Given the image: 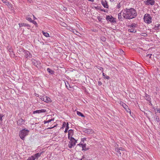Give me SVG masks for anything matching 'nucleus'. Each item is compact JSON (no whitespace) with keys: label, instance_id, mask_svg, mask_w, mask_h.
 <instances>
[{"label":"nucleus","instance_id":"obj_1","mask_svg":"<svg viewBox=\"0 0 160 160\" xmlns=\"http://www.w3.org/2000/svg\"><path fill=\"white\" fill-rule=\"evenodd\" d=\"M124 18L131 19L135 18L137 15L136 11L133 8H126L123 10Z\"/></svg>","mask_w":160,"mask_h":160},{"label":"nucleus","instance_id":"obj_2","mask_svg":"<svg viewBox=\"0 0 160 160\" xmlns=\"http://www.w3.org/2000/svg\"><path fill=\"white\" fill-rule=\"evenodd\" d=\"M29 132V131L25 129H23L20 130L19 132V136L20 138L23 140H24L25 136L28 135Z\"/></svg>","mask_w":160,"mask_h":160},{"label":"nucleus","instance_id":"obj_3","mask_svg":"<svg viewBox=\"0 0 160 160\" xmlns=\"http://www.w3.org/2000/svg\"><path fill=\"white\" fill-rule=\"evenodd\" d=\"M86 140V138H82L81 140V142L77 144V146H79L80 147H82V150L84 151H86L89 149L88 147H86V143H84V139Z\"/></svg>","mask_w":160,"mask_h":160},{"label":"nucleus","instance_id":"obj_4","mask_svg":"<svg viewBox=\"0 0 160 160\" xmlns=\"http://www.w3.org/2000/svg\"><path fill=\"white\" fill-rule=\"evenodd\" d=\"M68 139L70 140V141L68 144V147L70 148H72V147H74L76 143L77 142V140L72 137H71L70 138H69Z\"/></svg>","mask_w":160,"mask_h":160},{"label":"nucleus","instance_id":"obj_5","mask_svg":"<svg viewBox=\"0 0 160 160\" xmlns=\"http://www.w3.org/2000/svg\"><path fill=\"white\" fill-rule=\"evenodd\" d=\"M143 19L145 22L149 24L152 22V18L149 14H145Z\"/></svg>","mask_w":160,"mask_h":160},{"label":"nucleus","instance_id":"obj_6","mask_svg":"<svg viewBox=\"0 0 160 160\" xmlns=\"http://www.w3.org/2000/svg\"><path fill=\"white\" fill-rule=\"evenodd\" d=\"M115 18H114L112 16L110 15H107L106 16V20L110 22L111 23L116 22V21L115 20Z\"/></svg>","mask_w":160,"mask_h":160},{"label":"nucleus","instance_id":"obj_7","mask_svg":"<svg viewBox=\"0 0 160 160\" xmlns=\"http://www.w3.org/2000/svg\"><path fill=\"white\" fill-rule=\"evenodd\" d=\"M32 63L33 65L38 68L40 66L41 62L39 61H36L35 59H32Z\"/></svg>","mask_w":160,"mask_h":160},{"label":"nucleus","instance_id":"obj_8","mask_svg":"<svg viewBox=\"0 0 160 160\" xmlns=\"http://www.w3.org/2000/svg\"><path fill=\"white\" fill-rule=\"evenodd\" d=\"M144 3L146 5H153L154 4L155 1L154 0H147L144 1Z\"/></svg>","mask_w":160,"mask_h":160},{"label":"nucleus","instance_id":"obj_9","mask_svg":"<svg viewBox=\"0 0 160 160\" xmlns=\"http://www.w3.org/2000/svg\"><path fill=\"white\" fill-rule=\"evenodd\" d=\"M123 10H122L121 12L118 14V19L120 21H122L123 18H124L123 15Z\"/></svg>","mask_w":160,"mask_h":160},{"label":"nucleus","instance_id":"obj_10","mask_svg":"<svg viewBox=\"0 0 160 160\" xmlns=\"http://www.w3.org/2000/svg\"><path fill=\"white\" fill-rule=\"evenodd\" d=\"M23 52L25 54V57L26 58H28L31 57L32 55L29 51L24 50Z\"/></svg>","mask_w":160,"mask_h":160},{"label":"nucleus","instance_id":"obj_11","mask_svg":"<svg viewBox=\"0 0 160 160\" xmlns=\"http://www.w3.org/2000/svg\"><path fill=\"white\" fill-rule=\"evenodd\" d=\"M46 112V110L45 109H41V110H37L35 111H34L33 112V114H35L36 113H42V112Z\"/></svg>","mask_w":160,"mask_h":160},{"label":"nucleus","instance_id":"obj_12","mask_svg":"<svg viewBox=\"0 0 160 160\" xmlns=\"http://www.w3.org/2000/svg\"><path fill=\"white\" fill-rule=\"evenodd\" d=\"M19 26L20 27H28V29H29V28H30V26L28 24H26V23H19Z\"/></svg>","mask_w":160,"mask_h":160},{"label":"nucleus","instance_id":"obj_13","mask_svg":"<svg viewBox=\"0 0 160 160\" xmlns=\"http://www.w3.org/2000/svg\"><path fill=\"white\" fill-rule=\"evenodd\" d=\"M73 131L72 129H70L68 130V138H70L71 137H72L73 135Z\"/></svg>","mask_w":160,"mask_h":160},{"label":"nucleus","instance_id":"obj_14","mask_svg":"<svg viewBox=\"0 0 160 160\" xmlns=\"http://www.w3.org/2000/svg\"><path fill=\"white\" fill-rule=\"evenodd\" d=\"M43 152H40V153H37L35 154L34 155H33V156L34 157V158L35 159H38V158L40 157L41 155Z\"/></svg>","mask_w":160,"mask_h":160},{"label":"nucleus","instance_id":"obj_15","mask_svg":"<svg viewBox=\"0 0 160 160\" xmlns=\"http://www.w3.org/2000/svg\"><path fill=\"white\" fill-rule=\"evenodd\" d=\"M24 122V120L22 118H21L17 121V123L18 125L20 126Z\"/></svg>","mask_w":160,"mask_h":160},{"label":"nucleus","instance_id":"obj_16","mask_svg":"<svg viewBox=\"0 0 160 160\" xmlns=\"http://www.w3.org/2000/svg\"><path fill=\"white\" fill-rule=\"evenodd\" d=\"M101 3L102 5L105 8H108V6L107 2L106 1H102L101 2Z\"/></svg>","mask_w":160,"mask_h":160},{"label":"nucleus","instance_id":"obj_17","mask_svg":"<svg viewBox=\"0 0 160 160\" xmlns=\"http://www.w3.org/2000/svg\"><path fill=\"white\" fill-rule=\"evenodd\" d=\"M44 101L48 103L51 102V99L49 97L45 96L44 97Z\"/></svg>","mask_w":160,"mask_h":160},{"label":"nucleus","instance_id":"obj_18","mask_svg":"<svg viewBox=\"0 0 160 160\" xmlns=\"http://www.w3.org/2000/svg\"><path fill=\"white\" fill-rule=\"evenodd\" d=\"M83 131L86 133L88 134H90L92 132L91 129H84Z\"/></svg>","mask_w":160,"mask_h":160},{"label":"nucleus","instance_id":"obj_19","mask_svg":"<svg viewBox=\"0 0 160 160\" xmlns=\"http://www.w3.org/2000/svg\"><path fill=\"white\" fill-rule=\"evenodd\" d=\"M145 99L148 101H150L151 100L150 96L146 93H145Z\"/></svg>","mask_w":160,"mask_h":160},{"label":"nucleus","instance_id":"obj_20","mask_svg":"<svg viewBox=\"0 0 160 160\" xmlns=\"http://www.w3.org/2000/svg\"><path fill=\"white\" fill-rule=\"evenodd\" d=\"M120 104L124 108H127L128 107V106L125 103H124L122 102L121 101L120 103Z\"/></svg>","mask_w":160,"mask_h":160},{"label":"nucleus","instance_id":"obj_21","mask_svg":"<svg viewBox=\"0 0 160 160\" xmlns=\"http://www.w3.org/2000/svg\"><path fill=\"white\" fill-rule=\"evenodd\" d=\"M47 71L49 73L51 74H53L54 72V71L52 70L49 68H48L47 69Z\"/></svg>","mask_w":160,"mask_h":160},{"label":"nucleus","instance_id":"obj_22","mask_svg":"<svg viewBox=\"0 0 160 160\" xmlns=\"http://www.w3.org/2000/svg\"><path fill=\"white\" fill-rule=\"evenodd\" d=\"M42 33L43 34V35L46 37H49V34L46 32H45L43 31H42Z\"/></svg>","mask_w":160,"mask_h":160},{"label":"nucleus","instance_id":"obj_23","mask_svg":"<svg viewBox=\"0 0 160 160\" xmlns=\"http://www.w3.org/2000/svg\"><path fill=\"white\" fill-rule=\"evenodd\" d=\"M130 26V28H134L135 27H136L137 26V25L135 23H132L131 25H129V26Z\"/></svg>","mask_w":160,"mask_h":160},{"label":"nucleus","instance_id":"obj_24","mask_svg":"<svg viewBox=\"0 0 160 160\" xmlns=\"http://www.w3.org/2000/svg\"><path fill=\"white\" fill-rule=\"evenodd\" d=\"M115 150H116V151H117L118 152V153H117V154L118 155L121 156V152H121V151L119 150H118V148H116L115 149Z\"/></svg>","mask_w":160,"mask_h":160},{"label":"nucleus","instance_id":"obj_25","mask_svg":"<svg viewBox=\"0 0 160 160\" xmlns=\"http://www.w3.org/2000/svg\"><path fill=\"white\" fill-rule=\"evenodd\" d=\"M128 31L129 32H136V30L135 29H133V28H132L131 29H129L128 30Z\"/></svg>","mask_w":160,"mask_h":160},{"label":"nucleus","instance_id":"obj_26","mask_svg":"<svg viewBox=\"0 0 160 160\" xmlns=\"http://www.w3.org/2000/svg\"><path fill=\"white\" fill-rule=\"evenodd\" d=\"M69 128V126H68V122L67 123V124L66 126V128L64 131L65 133L67 132H68V130Z\"/></svg>","mask_w":160,"mask_h":160},{"label":"nucleus","instance_id":"obj_27","mask_svg":"<svg viewBox=\"0 0 160 160\" xmlns=\"http://www.w3.org/2000/svg\"><path fill=\"white\" fill-rule=\"evenodd\" d=\"M2 2L5 4L6 5H9V2L6 0H1Z\"/></svg>","mask_w":160,"mask_h":160},{"label":"nucleus","instance_id":"obj_28","mask_svg":"<svg viewBox=\"0 0 160 160\" xmlns=\"http://www.w3.org/2000/svg\"><path fill=\"white\" fill-rule=\"evenodd\" d=\"M77 114L80 116H81L82 117H84V115L80 112L77 111Z\"/></svg>","mask_w":160,"mask_h":160},{"label":"nucleus","instance_id":"obj_29","mask_svg":"<svg viewBox=\"0 0 160 160\" xmlns=\"http://www.w3.org/2000/svg\"><path fill=\"white\" fill-rule=\"evenodd\" d=\"M35 159L34 158V157L33 156H31V157H29L27 159V160H35Z\"/></svg>","mask_w":160,"mask_h":160},{"label":"nucleus","instance_id":"obj_30","mask_svg":"<svg viewBox=\"0 0 160 160\" xmlns=\"http://www.w3.org/2000/svg\"><path fill=\"white\" fill-rule=\"evenodd\" d=\"M103 76L104 77V78L107 79H109L110 78V77L106 75L104 73H102Z\"/></svg>","mask_w":160,"mask_h":160},{"label":"nucleus","instance_id":"obj_31","mask_svg":"<svg viewBox=\"0 0 160 160\" xmlns=\"http://www.w3.org/2000/svg\"><path fill=\"white\" fill-rule=\"evenodd\" d=\"M100 39L103 42H104L106 40V38L104 37V36H101L100 37Z\"/></svg>","mask_w":160,"mask_h":160},{"label":"nucleus","instance_id":"obj_32","mask_svg":"<svg viewBox=\"0 0 160 160\" xmlns=\"http://www.w3.org/2000/svg\"><path fill=\"white\" fill-rule=\"evenodd\" d=\"M26 19L27 20H28V21H29L30 22H32V19H31V18H30V17H26Z\"/></svg>","mask_w":160,"mask_h":160},{"label":"nucleus","instance_id":"obj_33","mask_svg":"<svg viewBox=\"0 0 160 160\" xmlns=\"http://www.w3.org/2000/svg\"><path fill=\"white\" fill-rule=\"evenodd\" d=\"M124 108L125 109V110L127 112H129L130 113H131L130 110L128 106V107H127V108Z\"/></svg>","mask_w":160,"mask_h":160},{"label":"nucleus","instance_id":"obj_34","mask_svg":"<svg viewBox=\"0 0 160 160\" xmlns=\"http://www.w3.org/2000/svg\"><path fill=\"white\" fill-rule=\"evenodd\" d=\"M65 84L67 88H68V87H69L70 88V85H69V83L68 82H67L66 83L65 82Z\"/></svg>","mask_w":160,"mask_h":160},{"label":"nucleus","instance_id":"obj_35","mask_svg":"<svg viewBox=\"0 0 160 160\" xmlns=\"http://www.w3.org/2000/svg\"><path fill=\"white\" fill-rule=\"evenodd\" d=\"M156 120L158 122H160V119L159 118L158 116H156Z\"/></svg>","mask_w":160,"mask_h":160},{"label":"nucleus","instance_id":"obj_36","mask_svg":"<svg viewBox=\"0 0 160 160\" xmlns=\"http://www.w3.org/2000/svg\"><path fill=\"white\" fill-rule=\"evenodd\" d=\"M31 22H32V23H33L36 26H37L38 25V24L37 23V22L34 20H32Z\"/></svg>","mask_w":160,"mask_h":160},{"label":"nucleus","instance_id":"obj_37","mask_svg":"<svg viewBox=\"0 0 160 160\" xmlns=\"http://www.w3.org/2000/svg\"><path fill=\"white\" fill-rule=\"evenodd\" d=\"M67 123L66 124L65 122H63L62 128H64L65 127H66Z\"/></svg>","mask_w":160,"mask_h":160},{"label":"nucleus","instance_id":"obj_38","mask_svg":"<svg viewBox=\"0 0 160 160\" xmlns=\"http://www.w3.org/2000/svg\"><path fill=\"white\" fill-rule=\"evenodd\" d=\"M8 50L10 52H11L12 53H13V51H12V49L10 48L9 47H8Z\"/></svg>","mask_w":160,"mask_h":160},{"label":"nucleus","instance_id":"obj_39","mask_svg":"<svg viewBox=\"0 0 160 160\" xmlns=\"http://www.w3.org/2000/svg\"><path fill=\"white\" fill-rule=\"evenodd\" d=\"M10 55L11 57H14L15 54L13 52V53H12L11 52H10Z\"/></svg>","mask_w":160,"mask_h":160},{"label":"nucleus","instance_id":"obj_40","mask_svg":"<svg viewBox=\"0 0 160 160\" xmlns=\"http://www.w3.org/2000/svg\"><path fill=\"white\" fill-rule=\"evenodd\" d=\"M54 120V118H52L51 119H49V120L47 121V122L48 123H49L50 122H51L52 121H53Z\"/></svg>","mask_w":160,"mask_h":160},{"label":"nucleus","instance_id":"obj_41","mask_svg":"<svg viewBox=\"0 0 160 160\" xmlns=\"http://www.w3.org/2000/svg\"><path fill=\"white\" fill-rule=\"evenodd\" d=\"M97 18H98V20L100 22H101L102 19V18H101L100 16L98 17Z\"/></svg>","mask_w":160,"mask_h":160},{"label":"nucleus","instance_id":"obj_42","mask_svg":"<svg viewBox=\"0 0 160 160\" xmlns=\"http://www.w3.org/2000/svg\"><path fill=\"white\" fill-rule=\"evenodd\" d=\"M152 54H147L146 56L147 57H149L150 58H151V56H152Z\"/></svg>","mask_w":160,"mask_h":160},{"label":"nucleus","instance_id":"obj_43","mask_svg":"<svg viewBox=\"0 0 160 160\" xmlns=\"http://www.w3.org/2000/svg\"><path fill=\"white\" fill-rule=\"evenodd\" d=\"M120 7H121L120 3L119 2L118 4V5L117 6V8H119Z\"/></svg>","mask_w":160,"mask_h":160},{"label":"nucleus","instance_id":"obj_44","mask_svg":"<svg viewBox=\"0 0 160 160\" xmlns=\"http://www.w3.org/2000/svg\"><path fill=\"white\" fill-rule=\"evenodd\" d=\"M160 26V24H158V26H157L156 25H155V29H158V27H159Z\"/></svg>","mask_w":160,"mask_h":160},{"label":"nucleus","instance_id":"obj_45","mask_svg":"<svg viewBox=\"0 0 160 160\" xmlns=\"http://www.w3.org/2000/svg\"><path fill=\"white\" fill-rule=\"evenodd\" d=\"M40 99L42 100L43 101H44V97H42V96H40Z\"/></svg>","mask_w":160,"mask_h":160},{"label":"nucleus","instance_id":"obj_46","mask_svg":"<svg viewBox=\"0 0 160 160\" xmlns=\"http://www.w3.org/2000/svg\"><path fill=\"white\" fill-rule=\"evenodd\" d=\"M3 116V115H1L0 114V120L1 121H2V117Z\"/></svg>","mask_w":160,"mask_h":160},{"label":"nucleus","instance_id":"obj_47","mask_svg":"<svg viewBox=\"0 0 160 160\" xmlns=\"http://www.w3.org/2000/svg\"><path fill=\"white\" fill-rule=\"evenodd\" d=\"M118 149L121 151V152H122V151L123 150V148L122 147H120L118 148Z\"/></svg>","mask_w":160,"mask_h":160},{"label":"nucleus","instance_id":"obj_48","mask_svg":"<svg viewBox=\"0 0 160 160\" xmlns=\"http://www.w3.org/2000/svg\"><path fill=\"white\" fill-rule=\"evenodd\" d=\"M157 111L158 112L160 113V109H157Z\"/></svg>","mask_w":160,"mask_h":160},{"label":"nucleus","instance_id":"obj_49","mask_svg":"<svg viewBox=\"0 0 160 160\" xmlns=\"http://www.w3.org/2000/svg\"><path fill=\"white\" fill-rule=\"evenodd\" d=\"M148 112H149V113H150V114H151L152 115H153L152 113V112H151V111H148Z\"/></svg>","mask_w":160,"mask_h":160},{"label":"nucleus","instance_id":"obj_50","mask_svg":"<svg viewBox=\"0 0 160 160\" xmlns=\"http://www.w3.org/2000/svg\"><path fill=\"white\" fill-rule=\"evenodd\" d=\"M88 1H91L92 2H93L94 1V0H88Z\"/></svg>","mask_w":160,"mask_h":160},{"label":"nucleus","instance_id":"obj_51","mask_svg":"<svg viewBox=\"0 0 160 160\" xmlns=\"http://www.w3.org/2000/svg\"><path fill=\"white\" fill-rule=\"evenodd\" d=\"M98 83H99V85L100 84V85H101L102 84V82H98Z\"/></svg>","mask_w":160,"mask_h":160},{"label":"nucleus","instance_id":"obj_52","mask_svg":"<svg viewBox=\"0 0 160 160\" xmlns=\"http://www.w3.org/2000/svg\"><path fill=\"white\" fill-rule=\"evenodd\" d=\"M43 122H44V124H45V123H48L47 122V121H44Z\"/></svg>","mask_w":160,"mask_h":160},{"label":"nucleus","instance_id":"obj_53","mask_svg":"<svg viewBox=\"0 0 160 160\" xmlns=\"http://www.w3.org/2000/svg\"><path fill=\"white\" fill-rule=\"evenodd\" d=\"M34 19L35 20V19H36V18L34 16V15H33Z\"/></svg>","mask_w":160,"mask_h":160},{"label":"nucleus","instance_id":"obj_54","mask_svg":"<svg viewBox=\"0 0 160 160\" xmlns=\"http://www.w3.org/2000/svg\"><path fill=\"white\" fill-rule=\"evenodd\" d=\"M122 52H123V51L122 50H121L120 51V53H122Z\"/></svg>","mask_w":160,"mask_h":160},{"label":"nucleus","instance_id":"obj_55","mask_svg":"<svg viewBox=\"0 0 160 160\" xmlns=\"http://www.w3.org/2000/svg\"><path fill=\"white\" fill-rule=\"evenodd\" d=\"M100 68H100V70H103V68H102V67H100Z\"/></svg>","mask_w":160,"mask_h":160},{"label":"nucleus","instance_id":"obj_56","mask_svg":"<svg viewBox=\"0 0 160 160\" xmlns=\"http://www.w3.org/2000/svg\"><path fill=\"white\" fill-rule=\"evenodd\" d=\"M84 158H85V157H84V156H83L82 158H83V159H85Z\"/></svg>","mask_w":160,"mask_h":160},{"label":"nucleus","instance_id":"obj_57","mask_svg":"<svg viewBox=\"0 0 160 160\" xmlns=\"http://www.w3.org/2000/svg\"><path fill=\"white\" fill-rule=\"evenodd\" d=\"M101 11H104V12H105V10H103V9H102L101 10Z\"/></svg>","mask_w":160,"mask_h":160},{"label":"nucleus","instance_id":"obj_58","mask_svg":"<svg viewBox=\"0 0 160 160\" xmlns=\"http://www.w3.org/2000/svg\"><path fill=\"white\" fill-rule=\"evenodd\" d=\"M80 160H86L85 159H83V158H82Z\"/></svg>","mask_w":160,"mask_h":160},{"label":"nucleus","instance_id":"obj_59","mask_svg":"<svg viewBox=\"0 0 160 160\" xmlns=\"http://www.w3.org/2000/svg\"><path fill=\"white\" fill-rule=\"evenodd\" d=\"M149 102L150 103V104H151V105H152V103H151V102L150 101Z\"/></svg>","mask_w":160,"mask_h":160},{"label":"nucleus","instance_id":"obj_60","mask_svg":"<svg viewBox=\"0 0 160 160\" xmlns=\"http://www.w3.org/2000/svg\"><path fill=\"white\" fill-rule=\"evenodd\" d=\"M153 108H154V109H155V108L154 107Z\"/></svg>","mask_w":160,"mask_h":160},{"label":"nucleus","instance_id":"obj_61","mask_svg":"<svg viewBox=\"0 0 160 160\" xmlns=\"http://www.w3.org/2000/svg\"><path fill=\"white\" fill-rule=\"evenodd\" d=\"M111 1H112V0H111Z\"/></svg>","mask_w":160,"mask_h":160}]
</instances>
